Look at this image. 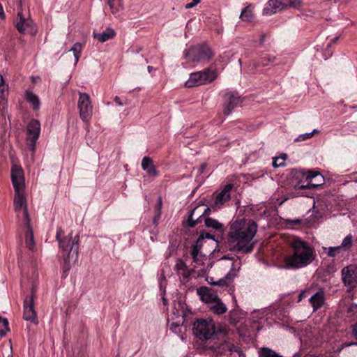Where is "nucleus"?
I'll list each match as a JSON object with an SVG mask.
<instances>
[{
	"mask_svg": "<svg viewBox=\"0 0 357 357\" xmlns=\"http://www.w3.org/2000/svg\"><path fill=\"white\" fill-rule=\"evenodd\" d=\"M0 17L1 18H3L4 17L3 10V8H2L1 4H0Z\"/></svg>",
	"mask_w": 357,
	"mask_h": 357,
	"instance_id": "09e8293b",
	"label": "nucleus"
},
{
	"mask_svg": "<svg viewBox=\"0 0 357 357\" xmlns=\"http://www.w3.org/2000/svg\"><path fill=\"white\" fill-rule=\"evenodd\" d=\"M309 301L312 306L313 312L317 311L324 304L325 296L324 291H319L315 293L310 298Z\"/></svg>",
	"mask_w": 357,
	"mask_h": 357,
	"instance_id": "5701e85b",
	"label": "nucleus"
},
{
	"mask_svg": "<svg viewBox=\"0 0 357 357\" xmlns=\"http://www.w3.org/2000/svg\"><path fill=\"white\" fill-rule=\"evenodd\" d=\"M34 299H35V293L32 290L31 296L29 298H25V300L24 301L23 318L25 320L29 321L34 324H38V320L37 313L35 310Z\"/></svg>",
	"mask_w": 357,
	"mask_h": 357,
	"instance_id": "9b49d317",
	"label": "nucleus"
},
{
	"mask_svg": "<svg viewBox=\"0 0 357 357\" xmlns=\"http://www.w3.org/2000/svg\"><path fill=\"white\" fill-rule=\"evenodd\" d=\"M149 70H151V68L150 66L148 67Z\"/></svg>",
	"mask_w": 357,
	"mask_h": 357,
	"instance_id": "5fc2aeb1",
	"label": "nucleus"
},
{
	"mask_svg": "<svg viewBox=\"0 0 357 357\" xmlns=\"http://www.w3.org/2000/svg\"><path fill=\"white\" fill-rule=\"evenodd\" d=\"M205 167H206V165H204H204H202V166H201V171H202H202H204V169H205Z\"/></svg>",
	"mask_w": 357,
	"mask_h": 357,
	"instance_id": "8fccbe9b",
	"label": "nucleus"
},
{
	"mask_svg": "<svg viewBox=\"0 0 357 357\" xmlns=\"http://www.w3.org/2000/svg\"><path fill=\"white\" fill-rule=\"evenodd\" d=\"M116 36L115 31L112 28H107L102 33H93V36L100 43H105L110 39H112Z\"/></svg>",
	"mask_w": 357,
	"mask_h": 357,
	"instance_id": "b1692460",
	"label": "nucleus"
},
{
	"mask_svg": "<svg viewBox=\"0 0 357 357\" xmlns=\"http://www.w3.org/2000/svg\"><path fill=\"white\" fill-rule=\"evenodd\" d=\"M302 295H303V293H301L299 296V298H298V301H301V298H302Z\"/></svg>",
	"mask_w": 357,
	"mask_h": 357,
	"instance_id": "3c124183",
	"label": "nucleus"
},
{
	"mask_svg": "<svg viewBox=\"0 0 357 357\" xmlns=\"http://www.w3.org/2000/svg\"><path fill=\"white\" fill-rule=\"evenodd\" d=\"M197 294L199 296L200 300L207 305H209L218 296L214 290L207 287H200L197 288Z\"/></svg>",
	"mask_w": 357,
	"mask_h": 357,
	"instance_id": "dca6fc26",
	"label": "nucleus"
},
{
	"mask_svg": "<svg viewBox=\"0 0 357 357\" xmlns=\"http://www.w3.org/2000/svg\"><path fill=\"white\" fill-rule=\"evenodd\" d=\"M217 77V72L209 68L192 73L190 75L189 79L185 82V86L188 88H192L208 84L213 82Z\"/></svg>",
	"mask_w": 357,
	"mask_h": 357,
	"instance_id": "39448f33",
	"label": "nucleus"
},
{
	"mask_svg": "<svg viewBox=\"0 0 357 357\" xmlns=\"http://www.w3.org/2000/svg\"><path fill=\"white\" fill-rule=\"evenodd\" d=\"M15 26L17 31L23 34L35 35L37 31L36 26L29 15H24L20 10L17 11Z\"/></svg>",
	"mask_w": 357,
	"mask_h": 357,
	"instance_id": "6e6552de",
	"label": "nucleus"
},
{
	"mask_svg": "<svg viewBox=\"0 0 357 357\" xmlns=\"http://www.w3.org/2000/svg\"><path fill=\"white\" fill-rule=\"evenodd\" d=\"M208 307L211 312L216 315H222L227 311L226 305L222 302L219 296L208 305Z\"/></svg>",
	"mask_w": 357,
	"mask_h": 357,
	"instance_id": "412c9836",
	"label": "nucleus"
},
{
	"mask_svg": "<svg viewBox=\"0 0 357 357\" xmlns=\"http://www.w3.org/2000/svg\"><path fill=\"white\" fill-rule=\"evenodd\" d=\"M8 86L6 84L3 77L0 75V109L4 110L7 107V97Z\"/></svg>",
	"mask_w": 357,
	"mask_h": 357,
	"instance_id": "4be33fe9",
	"label": "nucleus"
},
{
	"mask_svg": "<svg viewBox=\"0 0 357 357\" xmlns=\"http://www.w3.org/2000/svg\"><path fill=\"white\" fill-rule=\"evenodd\" d=\"M10 174L14 190L24 188L25 183L22 168L20 165L13 163Z\"/></svg>",
	"mask_w": 357,
	"mask_h": 357,
	"instance_id": "4468645a",
	"label": "nucleus"
},
{
	"mask_svg": "<svg viewBox=\"0 0 357 357\" xmlns=\"http://www.w3.org/2000/svg\"><path fill=\"white\" fill-rule=\"evenodd\" d=\"M324 250H327V255L328 257H334L337 256L341 252V247L335 246V247H329L328 248H324Z\"/></svg>",
	"mask_w": 357,
	"mask_h": 357,
	"instance_id": "58836bf2",
	"label": "nucleus"
},
{
	"mask_svg": "<svg viewBox=\"0 0 357 357\" xmlns=\"http://www.w3.org/2000/svg\"><path fill=\"white\" fill-rule=\"evenodd\" d=\"M306 183L298 185V188L301 189L305 188H316L324 183V178L322 175L318 172L310 171L305 174Z\"/></svg>",
	"mask_w": 357,
	"mask_h": 357,
	"instance_id": "ddd939ff",
	"label": "nucleus"
},
{
	"mask_svg": "<svg viewBox=\"0 0 357 357\" xmlns=\"http://www.w3.org/2000/svg\"><path fill=\"white\" fill-rule=\"evenodd\" d=\"M287 158V155L284 154L282 156L273 158V166L274 167H279L284 166V161Z\"/></svg>",
	"mask_w": 357,
	"mask_h": 357,
	"instance_id": "4c0bfd02",
	"label": "nucleus"
},
{
	"mask_svg": "<svg viewBox=\"0 0 357 357\" xmlns=\"http://www.w3.org/2000/svg\"><path fill=\"white\" fill-rule=\"evenodd\" d=\"M264 41V37L261 39V42L263 43Z\"/></svg>",
	"mask_w": 357,
	"mask_h": 357,
	"instance_id": "6e6d98bb",
	"label": "nucleus"
},
{
	"mask_svg": "<svg viewBox=\"0 0 357 357\" xmlns=\"http://www.w3.org/2000/svg\"><path fill=\"white\" fill-rule=\"evenodd\" d=\"M319 130H318L317 129H314L312 132H307V133H304V134H301V135H299L295 139L294 141L295 142H303V141H305L308 139H310L313 137L314 134V133H319Z\"/></svg>",
	"mask_w": 357,
	"mask_h": 357,
	"instance_id": "72a5a7b5",
	"label": "nucleus"
},
{
	"mask_svg": "<svg viewBox=\"0 0 357 357\" xmlns=\"http://www.w3.org/2000/svg\"><path fill=\"white\" fill-rule=\"evenodd\" d=\"M199 56L197 61H200L202 59H209L213 56L211 49H209L207 47H203L200 48L199 50Z\"/></svg>",
	"mask_w": 357,
	"mask_h": 357,
	"instance_id": "473e14b6",
	"label": "nucleus"
},
{
	"mask_svg": "<svg viewBox=\"0 0 357 357\" xmlns=\"http://www.w3.org/2000/svg\"><path fill=\"white\" fill-rule=\"evenodd\" d=\"M162 206V199H161V197H159L158 199V202L155 206L156 212L161 213Z\"/></svg>",
	"mask_w": 357,
	"mask_h": 357,
	"instance_id": "79ce46f5",
	"label": "nucleus"
},
{
	"mask_svg": "<svg viewBox=\"0 0 357 357\" xmlns=\"http://www.w3.org/2000/svg\"><path fill=\"white\" fill-rule=\"evenodd\" d=\"M26 101L32 106L34 110H38L40 107V101L37 95L30 91L25 92Z\"/></svg>",
	"mask_w": 357,
	"mask_h": 357,
	"instance_id": "cd10ccee",
	"label": "nucleus"
},
{
	"mask_svg": "<svg viewBox=\"0 0 357 357\" xmlns=\"http://www.w3.org/2000/svg\"><path fill=\"white\" fill-rule=\"evenodd\" d=\"M233 185L231 184L227 185L220 192L215 195L214 199V206L220 208L225 202L229 201L231 198V190Z\"/></svg>",
	"mask_w": 357,
	"mask_h": 357,
	"instance_id": "f3484780",
	"label": "nucleus"
},
{
	"mask_svg": "<svg viewBox=\"0 0 357 357\" xmlns=\"http://www.w3.org/2000/svg\"><path fill=\"white\" fill-rule=\"evenodd\" d=\"M197 243H198V242ZM191 255L193 258L194 262L196 264V265L194 266L195 268H197L198 266L204 264V260H207L205 255L199 253V249L197 244L192 246Z\"/></svg>",
	"mask_w": 357,
	"mask_h": 357,
	"instance_id": "a878e982",
	"label": "nucleus"
},
{
	"mask_svg": "<svg viewBox=\"0 0 357 357\" xmlns=\"http://www.w3.org/2000/svg\"><path fill=\"white\" fill-rule=\"evenodd\" d=\"M337 39H338L337 38H335L333 39V42L335 43L337 40Z\"/></svg>",
	"mask_w": 357,
	"mask_h": 357,
	"instance_id": "603ef678",
	"label": "nucleus"
},
{
	"mask_svg": "<svg viewBox=\"0 0 357 357\" xmlns=\"http://www.w3.org/2000/svg\"><path fill=\"white\" fill-rule=\"evenodd\" d=\"M342 280L346 285L354 287L356 282L354 276V271H351L348 267L344 268L342 271Z\"/></svg>",
	"mask_w": 357,
	"mask_h": 357,
	"instance_id": "c85d7f7f",
	"label": "nucleus"
},
{
	"mask_svg": "<svg viewBox=\"0 0 357 357\" xmlns=\"http://www.w3.org/2000/svg\"><path fill=\"white\" fill-rule=\"evenodd\" d=\"M15 195L13 199V207L15 212L23 211L26 218H28L26 195L24 188L15 189Z\"/></svg>",
	"mask_w": 357,
	"mask_h": 357,
	"instance_id": "f8f14e48",
	"label": "nucleus"
},
{
	"mask_svg": "<svg viewBox=\"0 0 357 357\" xmlns=\"http://www.w3.org/2000/svg\"><path fill=\"white\" fill-rule=\"evenodd\" d=\"M301 5V0H269L264 8L263 14L270 15L288 8H298Z\"/></svg>",
	"mask_w": 357,
	"mask_h": 357,
	"instance_id": "423d86ee",
	"label": "nucleus"
},
{
	"mask_svg": "<svg viewBox=\"0 0 357 357\" xmlns=\"http://www.w3.org/2000/svg\"><path fill=\"white\" fill-rule=\"evenodd\" d=\"M294 222H295V223H299V222H300V220H294Z\"/></svg>",
	"mask_w": 357,
	"mask_h": 357,
	"instance_id": "864d4df0",
	"label": "nucleus"
},
{
	"mask_svg": "<svg viewBox=\"0 0 357 357\" xmlns=\"http://www.w3.org/2000/svg\"><path fill=\"white\" fill-rule=\"evenodd\" d=\"M160 215H161V213H158L156 212V214L155 215L154 218H153V222L154 223H157V222L158 221V220L160 218Z\"/></svg>",
	"mask_w": 357,
	"mask_h": 357,
	"instance_id": "37998d69",
	"label": "nucleus"
},
{
	"mask_svg": "<svg viewBox=\"0 0 357 357\" xmlns=\"http://www.w3.org/2000/svg\"><path fill=\"white\" fill-rule=\"evenodd\" d=\"M111 13L116 17L120 16L123 11L122 0H107Z\"/></svg>",
	"mask_w": 357,
	"mask_h": 357,
	"instance_id": "393cba45",
	"label": "nucleus"
},
{
	"mask_svg": "<svg viewBox=\"0 0 357 357\" xmlns=\"http://www.w3.org/2000/svg\"><path fill=\"white\" fill-rule=\"evenodd\" d=\"M79 116L84 121H88L93 113V107L89 96L87 93H79L78 100Z\"/></svg>",
	"mask_w": 357,
	"mask_h": 357,
	"instance_id": "9d476101",
	"label": "nucleus"
},
{
	"mask_svg": "<svg viewBox=\"0 0 357 357\" xmlns=\"http://www.w3.org/2000/svg\"><path fill=\"white\" fill-rule=\"evenodd\" d=\"M351 345H357V342H350V343L344 344L342 345V347H349Z\"/></svg>",
	"mask_w": 357,
	"mask_h": 357,
	"instance_id": "de8ad7c7",
	"label": "nucleus"
},
{
	"mask_svg": "<svg viewBox=\"0 0 357 357\" xmlns=\"http://www.w3.org/2000/svg\"><path fill=\"white\" fill-rule=\"evenodd\" d=\"M26 245L30 250H33L34 246V238L33 231L30 228H29L26 234Z\"/></svg>",
	"mask_w": 357,
	"mask_h": 357,
	"instance_id": "c9c22d12",
	"label": "nucleus"
},
{
	"mask_svg": "<svg viewBox=\"0 0 357 357\" xmlns=\"http://www.w3.org/2000/svg\"><path fill=\"white\" fill-rule=\"evenodd\" d=\"M114 101H115V102H116L118 105H119V106H123V102H121V99H120V98H119V97H118V96H116V97L114 98Z\"/></svg>",
	"mask_w": 357,
	"mask_h": 357,
	"instance_id": "c03bdc74",
	"label": "nucleus"
},
{
	"mask_svg": "<svg viewBox=\"0 0 357 357\" xmlns=\"http://www.w3.org/2000/svg\"><path fill=\"white\" fill-rule=\"evenodd\" d=\"M352 332L354 336L357 339V323L354 325Z\"/></svg>",
	"mask_w": 357,
	"mask_h": 357,
	"instance_id": "a18cd8bd",
	"label": "nucleus"
},
{
	"mask_svg": "<svg viewBox=\"0 0 357 357\" xmlns=\"http://www.w3.org/2000/svg\"><path fill=\"white\" fill-rule=\"evenodd\" d=\"M174 269L182 282L185 283L188 281L191 272L183 261L181 259H177Z\"/></svg>",
	"mask_w": 357,
	"mask_h": 357,
	"instance_id": "6ab92c4d",
	"label": "nucleus"
},
{
	"mask_svg": "<svg viewBox=\"0 0 357 357\" xmlns=\"http://www.w3.org/2000/svg\"><path fill=\"white\" fill-rule=\"evenodd\" d=\"M40 133V123L39 121L31 120L27 126L26 143L33 152L35 151L36 142L39 138Z\"/></svg>",
	"mask_w": 357,
	"mask_h": 357,
	"instance_id": "1a4fd4ad",
	"label": "nucleus"
},
{
	"mask_svg": "<svg viewBox=\"0 0 357 357\" xmlns=\"http://www.w3.org/2000/svg\"><path fill=\"white\" fill-rule=\"evenodd\" d=\"M353 244V236L351 234L347 235L342 241L339 247L342 249L349 250L351 248Z\"/></svg>",
	"mask_w": 357,
	"mask_h": 357,
	"instance_id": "f704fd0d",
	"label": "nucleus"
},
{
	"mask_svg": "<svg viewBox=\"0 0 357 357\" xmlns=\"http://www.w3.org/2000/svg\"><path fill=\"white\" fill-rule=\"evenodd\" d=\"M220 263L221 266L230 270L224 278H220L215 282V286L227 287L236 276V273L240 269L241 261L238 259H234V258L224 257L220 260Z\"/></svg>",
	"mask_w": 357,
	"mask_h": 357,
	"instance_id": "20e7f679",
	"label": "nucleus"
},
{
	"mask_svg": "<svg viewBox=\"0 0 357 357\" xmlns=\"http://www.w3.org/2000/svg\"><path fill=\"white\" fill-rule=\"evenodd\" d=\"M239 97L233 93H227L225 96L223 113L229 115L231 111L239 104Z\"/></svg>",
	"mask_w": 357,
	"mask_h": 357,
	"instance_id": "a211bd4d",
	"label": "nucleus"
},
{
	"mask_svg": "<svg viewBox=\"0 0 357 357\" xmlns=\"http://www.w3.org/2000/svg\"><path fill=\"white\" fill-rule=\"evenodd\" d=\"M82 50V45L80 43H75L73 45V46L72 47V48L69 50V52H73L75 64H77L79 61Z\"/></svg>",
	"mask_w": 357,
	"mask_h": 357,
	"instance_id": "2f4dec72",
	"label": "nucleus"
},
{
	"mask_svg": "<svg viewBox=\"0 0 357 357\" xmlns=\"http://www.w3.org/2000/svg\"><path fill=\"white\" fill-rule=\"evenodd\" d=\"M259 357H283L268 347H261L258 351Z\"/></svg>",
	"mask_w": 357,
	"mask_h": 357,
	"instance_id": "c756f323",
	"label": "nucleus"
},
{
	"mask_svg": "<svg viewBox=\"0 0 357 357\" xmlns=\"http://www.w3.org/2000/svg\"><path fill=\"white\" fill-rule=\"evenodd\" d=\"M276 61V56L274 55H267L260 59V63L262 66H268L273 64Z\"/></svg>",
	"mask_w": 357,
	"mask_h": 357,
	"instance_id": "e433bc0d",
	"label": "nucleus"
},
{
	"mask_svg": "<svg viewBox=\"0 0 357 357\" xmlns=\"http://www.w3.org/2000/svg\"><path fill=\"white\" fill-rule=\"evenodd\" d=\"M290 245L294 250V252L284 259L286 267L300 268L312 262L314 259V249L306 242L298 238H294Z\"/></svg>",
	"mask_w": 357,
	"mask_h": 357,
	"instance_id": "f03ea898",
	"label": "nucleus"
},
{
	"mask_svg": "<svg viewBox=\"0 0 357 357\" xmlns=\"http://www.w3.org/2000/svg\"><path fill=\"white\" fill-rule=\"evenodd\" d=\"M253 6L251 3L248 4L241 12L239 18L243 22H250L254 19Z\"/></svg>",
	"mask_w": 357,
	"mask_h": 357,
	"instance_id": "bb28decb",
	"label": "nucleus"
},
{
	"mask_svg": "<svg viewBox=\"0 0 357 357\" xmlns=\"http://www.w3.org/2000/svg\"><path fill=\"white\" fill-rule=\"evenodd\" d=\"M215 332V324L211 319H200L194 324L193 333L200 340H208L211 339Z\"/></svg>",
	"mask_w": 357,
	"mask_h": 357,
	"instance_id": "0eeeda50",
	"label": "nucleus"
},
{
	"mask_svg": "<svg viewBox=\"0 0 357 357\" xmlns=\"http://www.w3.org/2000/svg\"><path fill=\"white\" fill-rule=\"evenodd\" d=\"M205 225L208 228H211L215 230L222 231L223 230V225L218 222L217 220L211 218H207L204 220Z\"/></svg>",
	"mask_w": 357,
	"mask_h": 357,
	"instance_id": "7c9ffc66",
	"label": "nucleus"
},
{
	"mask_svg": "<svg viewBox=\"0 0 357 357\" xmlns=\"http://www.w3.org/2000/svg\"><path fill=\"white\" fill-rule=\"evenodd\" d=\"M258 225L251 219H236L230 222L227 241L230 249L245 254L250 253L255 245L254 238L257 232Z\"/></svg>",
	"mask_w": 357,
	"mask_h": 357,
	"instance_id": "f257e3e1",
	"label": "nucleus"
},
{
	"mask_svg": "<svg viewBox=\"0 0 357 357\" xmlns=\"http://www.w3.org/2000/svg\"><path fill=\"white\" fill-rule=\"evenodd\" d=\"M199 3H200V0H192V1L191 3H187L185 6V8L186 9H190V8H193L194 6H197Z\"/></svg>",
	"mask_w": 357,
	"mask_h": 357,
	"instance_id": "a19ab883",
	"label": "nucleus"
},
{
	"mask_svg": "<svg viewBox=\"0 0 357 357\" xmlns=\"http://www.w3.org/2000/svg\"><path fill=\"white\" fill-rule=\"evenodd\" d=\"M0 324H2L4 327L3 330L0 331V335L3 337L9 331L8 321L6 318L0 316Z\"/></svg>",
	"mask_w": 357,
	"mask_h": 357,
	"instance_id": "ea45409f",
	"label": "nucleus"
},
{
	"mask_svg": "<svg viewBox=\"0 0 357 357\" xmlns=\"http://www.w3.org/2000/svg\"><path fill=\"white\" fill-rule=\"evenodd\" d=\"M142 168L145 171L149 176L156 177L158 175V172L153 164V160L149 157L145 156L142 160Z\"/></svg>",
	"mask_w": 357,
	"mask_h": 357,
	"instance_id": "aec40b11",
	"label": "nucleus"
},
{
	"mask_svg": "<svg viewBox=\"0 0 357 357\" xmlns=\"http://www.w3.org/2000/svg\"><path fill=\"white\" fill-rule=\"evenodd\" d=\"M209 210L208 207H204V205L196 206L193 208L188 217V224L190 227H195L197 223L201 222L200 218Z\"/></svg>",
	"mask_w": 357,
	"mask_h": 357,
	"instance_id": "2eb2a0df",
	"label": "nucleus"
},
{
	"mask_svg": "<svg viewBox=\"0 0 357 357\" xmlns=\"http://www.w3.org/2000/svg\"><path fill=\"white\" fill-rule=\"evenodd\" d=\"M206 280H207L208 283H209L210 284L215 285L216 281H214L213 278H206Z\"/></svg>",
	"mask_w": 357,
	"mask_h": 357,
	"instance_id": "49530a36",
	"label": "nucleus"
},
{
	"mask_svg": "<svg viewBox=\"0 0 357 357\" xmlns=\"http://www.w3.org/2000/svg\"><path fill=\"white\" fill-rule=\"evenodd\" d=\"M63 231L61 228L58 229L56 238L59 242V248L61 249L63 252H68V255L65 257V266L63 267V271L67 272L70 268V264L75 263L78 259L79 236L76 235L73 239L72 233L67 236H63Z\"/></svg>",
	"mask_w": 357,
	"mask_h": 357,
	"instance_id": "7ed1b4c3",
	"label": "nucleus"
}]
</instances>
